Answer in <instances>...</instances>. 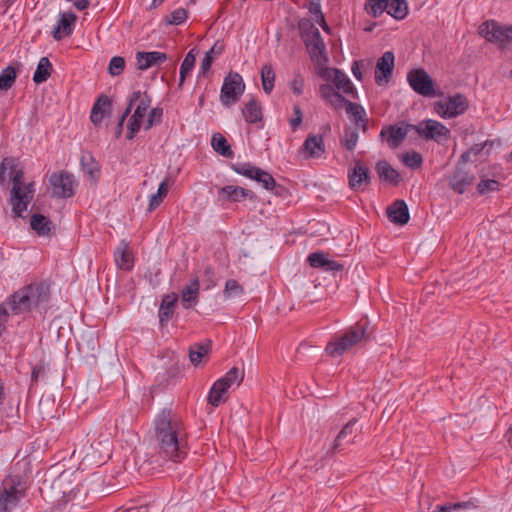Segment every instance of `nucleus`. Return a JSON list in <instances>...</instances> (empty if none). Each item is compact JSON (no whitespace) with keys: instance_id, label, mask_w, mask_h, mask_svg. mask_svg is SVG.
<instances>
[{"instance_id":"c85d7f7f","label":"nucleus","mask_w":512,"mask_h":512,"mask_svg":"<svg viewBox=\"0 0 512 512\" xmlns=\"http://www.w3.org/2000/svg\"><path fill=\"white\" fill-rule=\"evenodd\" d=\"M114 260L117 267L124 271H131L134 267V257L129 250V243L122 240L120 246L114 251Z\"/></svg>"},{"instance_id":"f704fd0d","label":"nucleus","mask_w":512,"mask_h":512,"mask_svg":"<svg viewBox=\"0 0 512 512\" xmlns=\"http://www.w3.org/2000/svg\"><path fill=\"white\" fill-rule=\"evenodd\" d=\"M331 71L333 76L329 79L332 80L335 87L342 90L345 94L352 95L354 97V94H356L357 91L349 77L340 69L333 68Z\"/></svg>"},{"instance_id":"bb28decb","label":"nucleus","mask_w":512,"mask_h":512,"mask_svg":"<svg viewBox=\"0 0 512 512\" xmlns=\"http://www.w3.org/2000/svg\"><path fill=\"white\" fill-rule=\"evenodd\" d=\"M387 216L390 222L396 225H405L409 222L410 215L409 209L404 200H395L388 208H387Z\"/></svg>"},{"instance_id":"a19ab883","label":"nucleus","mask_w":512,"mask_h":512,"mask_svg":"<svg viewBox=\"0 0 512 512\" xmlns=\"http://www.w3.org/2000/svg\"><path fill=\"white\" fill-rule=\"evenodd\" d=\"M169 191V179L166 177L159 185L155 194H152L149 199L148 211L152 212L160 206Z\"/></svg>"},{"instance_id":"a878e982","label":"nucleus","mask_w":512,"mask_h":512,"mask_svg":"<svg viewBox=\"0 0 512 512\" xmlns=\"http://www.w3.org/2000/svg\"><path fill=\"white\" fill-rule=\"evenodd\" d=\"M200 282L197 276L191 279L190 284L185 286L180 294L181 305L184 309H191L199 302Z\"/></svg>"},{"instance_id":"4468645a","label":"nucleus","mask_w":512,"mask_h":512,"mask_svg":"<svg viewBox=\"0 0 512 512\" xmlns=\"http://www.w3.org/2000/svg\"><path fill=\"white\" fill-rule=\"evenodd\" d=\"M304 43L313 62L321 63L328 60L321 33L312 23H310L309 31L304 35Z\"/></svg>"},{"instance_id":"7ed1b4c3","label":"nucleus","mask_w":512,"mask_h":512,"mask_svg":"<svg viewBox=\"0 0 512 512\" xmlns=\"http://www.w3.org/2000/svg\"><path fill=\"white\" fill-rule=\"evenodd\" d=\"M480 145L475 144L464 152L455 168L447 176L449 187L458 194H463L480 173Z\"/></svg>"},{"instance_id":"338daca9","label":"nucleus","mask_w":512,"mask_h":512,"mask_svg":"<svg viewBox=\"0 0 512 512\" xmlns=\"http://www.w3.org/2000/svg\"><path fill=\"white\" fill-rule=\"evenodd\" d=\"M213 61H214V57L213 56L205 54V57L202 59V62H201L199 76L200 75H203V76L206 75V73L211 69Z\"/></svg>"},{"instance_id":"f257e3e1","label":"nucleus","mask_w":512,"mask_h":512,"mask_svg":"<svg viewBox=\"0 0 512 512\" xmlns=\"http://www.w3.org/2000/svg\"><path fill=\"white\" fill-rule=\"evenodd\" d=\"M154 439L158 454L174 463L188 455V433L182 418L170 407L161 409L154 418Z\"/></svg>"},{"instance_id":"a18cd8bd","label":"nucleus","mask_w":512,"mask_h":512,"mask_svg":"<svg viewBox=\"0 0 512 512\" xmlns=\"http://www.w3.org/2000/svg\"><path fill=\"white\" fill-rule=\"evenodd\" d=\"M144 117V115L134 110V113L130 116L127 124L126 138L128 140L134 139L136 134L140 131Z\"/></svg>"},{"instance_id":"ea45409f","label":"nucleus","mask_w":512,"mask_h":512,"mask_svg":"<svg viewBox=\"0 0 512 512\" xmlns=\"http://www.w3.org/2000/svg\"><path fill=\"white\" fill-rule=\"evenodd\" d=\"M386 12L396 20H403L408 14L406 0H387Z\"/></svg>"},{"instance_id":"13d9d810","label":"nucleus","mask_w":512,"mask_h":512,"mask_svg":"<svg viewBox=\"0 0 512 512\" xmlns=\"http://www.w3.org/2000/svg\"><path fill=\"white\" fill-rule=\"evenodd\" d=\"M502 146V142L499 138L493 140H486L482 143V153H485L487 156H492L493 154H498Z\"/></svg>"},{"instance_id":"4be33fe9","label":"nucleus","mask_w":512,"mask_h":512,"mask_svg":"<svg viewBox=\"0 0 512 512\" xmlns=\"http://www.w3.org/2000/svg\"><path fill=\"white\" fill-rule=\"evenodd\" d=\"M407 122H402L403 126L388 125L383 127L380 136L382 138L387 136V143L390 148H397L407 137L409 131L412 129L407 127Z\"/></svg>"},{"instance_id":"680f3d73","label":"nucleus","mask_w":512,"mask_h":512,"mask_svg":"<svg viewBox=\"0 0 512 512\" xmlns=\"http://www.w3.org/2000/svg\"><path fill=\"white\" fill-rule=\"evenodd\" d=\"M290 88H291L292 92L295 95H297V96H300V95L303 94V91H304V79H303V77L300 74H297L294 77V79L291 81Z\"/></svg>"},{"instance_id":"2eb2a0df","label":"nucleus","mask_w":512,"mask_h":512,"mask_svg":"<svg viewBox=\"0 0 512 512\" xmlns=\"http://www.w3.org/2000/svg\"><path fill=\"white\" fill-rule=\"evenodd\" d=\"M348 186L355 192H363L371 184V172L368 166L361 160H356L347 173Z\"/></svg>"},{"instance_id":"49530a36","label":"nucleus","mask_w":512,"mask_h":512,"mask_svg":"<svg viewBox=\"0 0 512 512\" xmlns=\"http://www.w3.org/2000/svg\"><path fill=\"white\" fill-rule=\"evenodd\" d=\"M358 139L359 134L356 128L345 127L340 143L346 150L353 151L356 148Z\"/></svg>"},{"instance_id":"7c9ffc66","label":"nucleus","mask_w":512,"mask_h":512,"mask_svg":"<svg viewBox=\"0 0 512 512\" xmlns=\"http://www.w3.org/2000/svg\"><path fill=\"white\" fill-rule=\"evenodd\" d=\"M177 300L178 296L175 293L171 295H164V297L162 298L158 310L159 324L161 327L166 326L168 322L172 319Z\"/></svg>"},{"instance_id":"cd10ccee","label":"nucleus","mask_w":512,"mask_h":512,"mask_svg":"<svg viewBox=\"0 0 512 512\" xmlns=\"http://www.w3.org/2000/svg\"><path fill=\"white\" fill-rule=\"evenodd\" d=\"M167 60V54L159 51L137 52L136 64L137 69L144 71L153 65H160Z\"/></svg>"},{"instance_id":"8fccbe9b","label":"nucleus","mask_w":512,"mask_h":512,"mask_svg":"<svg viewBox=\"0 0 512 512\" xmlns=\"http://www.w3.org/2000/svg\"><path fill=\"white\" fill-rule=\"evenodd\" d=\"M477 504L474 501H462V502H456V503H446L442 505H436L433 512H453L459 509H470V508H476Z\"/></svg>"},{"instance_id":"6ab92c4d","label":"nucleus","mask_w":512,"mask_h":512,"mask_svg":"<svg viewBox=\"0 0 512 512\" xmlns=\"http://www.w3.org/2000/svg\"><path fill=\"white\" fill-rule=\"evenodd\" d=\"M395 64V56L392 51H386L377 60L375 67V82L381 85L383 82H389Z\"/></svg>"},{"instance_id":"1a4fd4ad","label":"nucleus","mask_w":512,"mask_h":512,"mask_svg":"<svg viewBox=\"0 0 512 512\" xmlns=\"http://www.w3.org/2000/svg\"><path fill=\"white\" fill-rule=\"evenodd\" d=\"M423 140L443 144L448 140L450 130L441 122L433 119L422 120L418 124H407Z\"/></svg>"},{"instance_id":"0e129e2a","label":"nucleus","mask_w":512,"mask_h":512,"mask_svg":"<svg viewBox=\"0 0 512 512\" xmlns=\"http://www.w3.org/2000/svg\"><path fill=\"white\" fill-rule=\"evenodd\" d=\"M320 96L329 102L336 95L337 91L329 84H322L319 87Z\"/></svg>"},{"instance_id":"9b49d317","label":"nucleus","mask_w":512,"mask_h":512,"mask_svg":"<svg viewBox=\"0 0 512 512\" xmlns=\"http://www.w3.org/2000/svg\"><path fill=\"white\" fill-rule=\"evenodd\" d=\"M49 183L52 187L53 197L59 199L73 197L78 186L74 175L67 170L53 172L49 176Z\"/></svg>"},{"instance_id":"4c0bfd02","label":"nucleus","mask_w":512,"mask_h":512,"mask_svg":"<svg viewBox=\"0 0 512 512\" xmlns=\"http://www.w3.org/2000/svg\"><path fill=\"white\" fill-rule=\"evenodd\" d=\"M211 146L216 153L223 157L232 158L234 156L231 145L221 133L213 134L211 139Z\"/></svg>"},{"instance_id":"423d86ee","label":"nucleus","mask_w":512,"mask_h":512,"mask_svg":"<svg viewBox=\"0 0 512 512\" xmlns=\"http://www.w3.org/2000/svg\"><path fill=\"white\" fill-rule=\"evenodd\" d=\"M243 380L244 370L236 366L232 367L213 383L207 396V402L213 407H218L227 401L229 389L234 385L239 386Z\"/></svg>"},{"instance_id":"393cba45","label":"nucleus","mask_w":512,"mask_h":512,"mask_svg":"<svg viewBox=\"0 0 512 512\" xmlns=\"http://www.w3.org/2000/svg\"><path fill=\"white\" fill-rule=\"evenodd\" d=\"M112 101L111 99L105 95L101 94L96 101L94 102L91 112H90V121L95 125L99 126L105 116L111 113Z\"/></svg>"},{"instance_id":"f8f14e48","label":"nucleus","mask_w":512,"mask_h":512,"mask_svg":"<svg viewBox=\"0 0 512 512\" xmlns=\"http://www.w3.org/2000/svg\"><path fill=\"white\" fill-rule=\"evenodd\" d=\"M487 41L495 43L501 49H507L512 42V26L501 25L496 21L482 23V35Z\"/></svg>"},{"instance_id":"2f4dec72","label":"nucleus","mask_w":512,"mask_h":512,"mask_svg":"<svg viewBox=\"0 0 512 512\" xmlns=\"http://www.w3.org/2000/svg\"><path fill=\"white\" fill-rule=\"evenodd\" d=\"M30 227L40 237H50L54 230L53 222L40 213L31 215Z\"/></svg>"},{"instance_id":"de8ad7c7","label":"nucleus","mask_w":512,"mask_h":512,"mask_svg":"<svg viewBox=\"0 0 512 512\" xmlns=\"http://www.w3.org/2000/svg\"><path fill=\"white\" fill-rule=\"evenodd\" d=\"M346 113L355 125L359 122H363V119L367 118L364 107L356 102H347Z\"/></svg>"},{"instance_id":"a211bd4d","label":"nucleus","mask_w":512,"mask_h":512,"mask_svg":"<svg viewBox=\"0 0 512 512\" xmlns=\"http://www.w3.org/2000/svg\"><path fill=\"white\" fill-rule=\"evenodd\" d=\"M249 199L257 200V195L250 189L236 185H226L218 190V200L222 202L238 203Z\"/></svg>"},{"instance_id":"69168bd1","label":"nucleus","mask_w":512,"mask_h":512,"mask_svg":"<svg viewBox=\"0 0 512 512\" xmlns=\"http://www.w3.org/2000/svg\"><path fill=\"white\" fill-rule=\"evenodd\" d=\"M347 102H350L347 100L344 96H342L339 92L336 93V95L331 99L328 103L335 109L340 110L343 107H345V110L347 109Z\"/></svg>"},{"instance_id":"37998d69","label":"nucleus","mask_w":512,"mask_h":512,"mask_svg":"<svg viewBox=\"0 0 512 512\" xmlns=\"http://www.w3.org/2000/svg\"><path fill=\"white\" fill-rule=\"evenodd\" d=\"M262 87L266 94H270L274 88L275 72L271 64H264L261 67Z\"/></svg>"},{"instance_id":"58836bf2","label":"nucleus","mask_w":512,"mask_h":512,"mask_svg":"<svg viewBox=\"0 0 512 512\" xmlns=\"http://www.w3.org/2000/svg\"><path fill=\"white\" fill-rule=\"evenodd\" d=\"M53 70L52 63L47 57L40 58L36 70L33 74V81L36 84H41L46 82L51 76Z\"/></svg>"},{"instance_id":"c03bdc74","label":"nucleus","mask_w":512,"mask_h":512,"mask_svg":"<svg viewBox=\"0 0 512 512\" xmlns=\"http://www.w3.org/2000/svg\"><path fill=\"white\" fill-rule=\"evenodd\" d=\"M17 69L13 65H8L0 73V90L7 91L15 84Z\"/></svg>"},{"instance_id":"b1692460","label":"nucleus","mask_w":512,"mask_h":512,"mask_svg":"<svg viewBox=\"0 0 512 512\" xmlns=\"http://www.w3.org/2000/svg\"><path fill=\"white\" fill-rule=\"evenodd\" d=\"M34 182L24 183L21 191V200L13 203L12 217L13 218H24L23 213L27 210L28 205L34 198L35 194Z\"/></svg>"},{"instance_id":"dca6fc26","label":"nucleus","mask_w":512,"mask_h":512,"mask_svg":"<svg viewBox=\"0 0 512 512\" xmlns=\"http://www.w3.org/2000/svg\"><path fill=\"white\" fill-rule=\"evenodd\" d=\"M434 108L440 117L453 118L467 109V102L464 96L456 94L445 101L436 102Z\"/></svg>"},{"instance_id":"c756f323","label":"nucleus","mask_w":512,"mask_h":512,"mask_svg":"<svg viewBox=\"0 0 512 512\" xmlns=\"http://www.w3.org/2000/svg\"><path fill=\"white\" fill-rule=\"evenodd\" d=\"M244 120L249 124L261 123L263 127V111L260 103L255 97H251L242 109Z\"/></svg>"},{"instance_id":"ddd939ff","label":"nucleus","mask_w":512,"mask_h":512,"mask_svg":"<svg viewBox=\"0 0 512 512\" xmlns=\"http://www.w3.org/2000/svg\"><path fill=\"white\" fill-rule=\"evenodd\" d=\"M407 82L414 92L423 97H434L437 95L434 89V81L423 69H412L407 73Z\"/></svg>"},{"instance_id":"bf43d9fd","label":"nucleus","mask_w":512,"mask_h":512,"mask_svg":"<svg viewBox=\"0 0 512 512\" xmlns=\"http://www.w3.org/2000/svg\"><path fill=\"white\" fill-rule=\"evenodd\" d=\"M204 281L206 282V290L214 288L217 285L214 268L209 264L204 267Z\"/></svg>"},{"instance_id":"5701e85b","label":"nucleus","mask_w":512,"mask_h":512,"mask_svg":"<svg viewBox=\"0 0 512 512\" xmlns=\"http://www.w3.org/2000/svg\"><path fill=\"white\" fill-rule=\"evenodd\" d=\"M307 262L312 268L321 269L325 272H338L343 269L342 264L335 260L328 259L327 255L322 251L310 253Z\"/></svg>"},{"instance_id":"f03ea898","label":"nucleus","mask_w":512,"mask_h":512,"mask_svg":"<svg viewBox=\"0 0 512 512\" xmlns=\"http://www.w3.org/2000/svg\"><path fill=\"white\" fill-rule=\"evenodd\" d=\"M50 302V287L44 281L32 282L11 294L5 305L12 315L29 313L33 310L45 314Z\"/></svg>"},{"instance_id":"9d476101","label":"nucleus","mask_w":512,"mask_h":512,"mask_svg":"<svg viewBox=\"0 0 512 512\" xmlns=\"http://www.w3.org/2000/svg\"><path fill=\"white\" fill-rule=\"evenodd\" d=\"M230 167L237 174L255 180L266 190L272 191L280 187V185L276 183L274 177L268 171H265L250 162L231 163Z\"/></svg>"},{"instance_id":"6e6d98bb","label":"nucleus","mask_w":512,"mask_h":512,"mask_svg":"<svg viewBox=\"0 0 512 512\" xmlns=\"http://www.w3.org/2000/svg\"><path fill=\"white\" fill-rule=\"evenodd\" d=\"M125 68V59L121 56H114L110 59L108 72L112 76H119Z\"/></svg>"},{"instance_id":"864d4df0","label":"nucleus","mask_w":512,"mask_h":512,"mask_svg":"<svg viewBox=\"0 0 512 512\" xmlns=\"http://www.w3.org/2000/svg\"><path fill=\"white\" fill-rule=\"evenodd\" d=\"M402 162L411 169H418L423 163V158L419 152L412 151L403 154Z\"/></svg>"},{"instance_id":"e2e57ef3","label":"nucleus","mask_w":512,"mask_h":512,"mask_svg":"<svg viewBox=\"0 0 512 512\" xmlns=\"http://www.w3.org/2000/svg\"><path fill=\"white\" fill-rule=\"evenodd\" d=\"M294 117L290 119L289 124L293 131H295L303 120V113L299 105L293 107Z\"/></svg>"},{"instance_id":"f3484780","label":"nucleus","mask_w":512,"mask_h":512,"mask_svg":"<svg viewBox=\"0 0 512 512\" xmlns=\"http://www.w3.org/2000/svg\"><path fill=\"white\" fill-rule=\"evenodd\" d=\"M77 15L72 11L60 12L56 24L51 32L54 40L61 41L72 35Z\"/></svg>"},{"instance_id":"aec40b11","label":"nucleus","mask_w":512,"mask_h":512,"mask_svg":"<svg viewBox=\"0 0 512 512\" xmlns=\"http://www.w3.org/2000/svg\"><path fill=\"white\" fill-rule=\"evenodd\" d=\"M325 152L324 139L320 134H309L300 148L306 159L320 158Z\"/></svg>"},{"instance_id":"72a5a7b5","label":"nucleus","mask_w":512,"mask_h":512,"mask_svg":"<svg viewBox=\"0 0 512 512\" xmlns=\"http://www.w3.org/2000/svg\"><path fill=\"white\" fill-rule=\"evenodd\" d=\"M357 422L358 420L356 418H352L343 426V428L340 430V432L338 433L337 437L334 440V444L332 447V450L334 452L341 451L343 449L344 444L353 443L352 439L347 438L356 433L357 429L355 428V426Z\"/></svg>"},{"instance_id":"4d7b16f0","label":"nucleus","mask_w":512,"mask_h":512,"mask_svg":"<svg viewBox=\"0 0 512 512\" xmlns=\"http://www.w3.org/2000/svg\"><path fill=\"white\" fill-rule=\"evenodd\" d=\"M188 13L184 8H177L172 11L167 18V24L180 25L187 20Z\"/></svg>"},{"instance_id":"79ce46f5","label":"nucleus","mask_w":512,"mask_h":512,"mask_svg":"<svg viewBox=\"0 0 512 512\" xmlns=\"http://www.w3.org/2000/svg\"><path fill=\"white\" fill-rule=\"evenodd\" d=\"M196 62L195 49H191L181 63L179 71V86L181 87L186 77L192 72Z\"/></svg>"},{"instance_id":"09e8293b","label":"nucleus","mask_w":512,"mask_h":512,"mask_svg":"<svg viewBox=\"0 0 512 512\" xmlns=\"http://www.w3.org/2000/svg\"><path fill=\"white\" fill-rule=\"evenodd\" d=\"M308 11H309L310 15L314 18V20L321 26V28L325 32L330 31V27L326 23L324 14L322 13L321 4H320L319 0L318 1H314V0L310 1L309 6H308Z\"/></svg>"},{"instance_id":"774afa93","label":"nucleus","mask_w":512,"mask_h":512,"mask_svg":"<svg viewBox=\"0 0 512 512\" xmlns=\"http://www.w3.org/2000/svg\"><path fill=\"white\" fill-rule=\"evenodd\" d=\"M45 372V369L42 365H35L33 368H32V371H31V384L30 386H35L37 385L38 383V379L41 375H43Z\"/></svg>"},{"instance_id":"412c9836","label":"nucleus","mask_w":512,"mask_h":512,"mask_svg":"<svg viewBox=\"0 0 512 512\" xmlns=\"http://www.w3.org/2000/svg\"><path fill=\"white\" fill-rule=\"evenodd\" d=\"M152 103V97L147 91L136 90L128 96V104L124 110V117H128L132 111V108L136 106L135 111L146 116L148 109Z\"/></svg>"},{"instance_id":"473e14b6","label":"nucleus","mask_w":512,"mask_h":512,"mask_svg":"<svg viewBox=\"0 0 512 512\" xmlns=\"http://www.w3.org/2000/svg\"><path fill=\"white\" fill-rule=\"evenodd\" d=\"M80 165L89 180L97 181L99 179L101 174L100 165L91 153L85 152L81 155Z\"/></svg>"},{"instance_id":"e433bc0d","label":"nucleus","mask_w":512,"mask_h":512,"mask_svg":"<svg viewBox=\"0 0 512 512\" xmlns=\"http://www.w3.org/2000/svg\"><path fill=\"white\" fill-rule=\"evenodd\" d=\"M212 342L207 340L203 343H195L189 348V359L194 366H198L202 363L204 357H206L211 350Z\"/></svg>"},{"instance_id":"39448f33","label":"nucleus","mask_w":512,"mask_h":512,"mask_svg":"<svg viewBox=\"0 0 512 512\" xmlns=\"http://www.w3.org/2000/svg\"><path fill=\"white\" fill-rule=\"evenodd\" d=\"M367 339V328L364 324L356 323L346 329L341 335L335 336L326 345L325 351L331 357L345 354L362 340Z\"/></svg>"},{"instance_id":"20e7f679","label":"nucleus","mask_w":512,"mask_h":512,"mask_svg":"<svg viewBox=\"0 0 512 512\" xmlns=\"http://www.w3.org/2000/svg\"><path fill=\"white\" fill-rule=\"evenodd\" d=\"M27 483L21 475H9L0 485V512H12L27 495Z\"/></svg>"},{"instance_id":"5fc2aeb1","label":"nucleus","mask_w":512,"mask_h":512,"mask_svg":"<svg viewBox=\"0 0 512 512\" xmlns=\"http://www.w3.org/2000/svg\"><path fill=\"white\" fill-rule=\"evenodd\" d=\"M387 8V0H368L366 4V9L370 15L377 18L379 17Z\"/></svg>"},{"instance_id":"6e6552de","label":"nucleus","mask_w":512,"mask_h":512,"mask_svg":"<svg viewBox=\"0 0 512 512\" xmlns=\"http://www.w3.org/2000/svg\"><path fill=\"white\" fill-rule=\"evenodd\" d=\"M245 91V83L238 72L230 71L223 80L220 90V102L224 107L236 104Z\"/></svg>"},{"instance_id":"0eeeda50","label":"nucleus","mask_w":512,"mask_h":512,"mask_svg":"<svg viewBox=\"0 0 512 512\" xmlns=\"http://www.w3.org/2000/svg\"><path fill=\"white\" fill-rule=\"evenodd\" d=\"M6 171H9V178L12 182L9 202L13 203L21 200L20 191L24 185V171L18 167V159L15 157H5L0 163V186L6 188L9 181L6 178Z\"/></svg>"},{"instance_id":"052dcab7","label":"nucleus","mask_w":512,"mask_h":512,"mask_svg":"<svg viewBox=\"0 0 512 512\" xmlns=\"http://www.w3.org/2000/svg\"><path fill=\"white\" fill-rule=\"evenodd\" d=\"M485 175H488V177L490 178L497 179L502 183H504V181L506 180L505 172L502 166L500 165L491 166L489 171Z\"/></svg>"},{"instance_id":"c9c22d12","label":"nucleus","mask_w":512,"mask_h":512,"mask_svg":"<svg viewBox=\"0 0 512 512\" xmlns=\"http://www.w3.org/2000/svg\"><path fill=\"white\" fill-rule=\"evenodd\" d=\"M375 168L381 180L392 184L399 183L400 174L386 160H379Z\"/></svg>"},{"instance_id":"3c124183","label":"nucleus","mask_w":512,"mask_h":512,"mask_svg":"<svg viewBox=\"0 0 512 512\" xmlns=\"http://www.w3.org/2000/svg\"><path fill=\"white\" fill-rule=\"evenodd\" d=\"M243 293H244V287L241 284H239V282L237 280L228 279L225 282L223 294L226 299L240 296Z\"/></svg>"},{"instance_id":"603ef678","label":"nucleus","mask_w":512,"mask_h":512,"mask_svg":"<svg viewBox=\"0 0 512 512\" xmlns=\"http://www.w3.org/2000/svg\"><path fill=\"white\" fill-rule=\"evenodd\" d=\"M504 186V183L497 179L488 177V175H482V196L485 194L498 192Z\"/></svg>"}]
</instances>
